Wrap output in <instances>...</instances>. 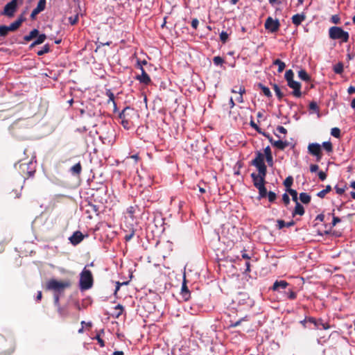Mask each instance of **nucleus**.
<instances>
[{"label":"nucleus","instance_id":"72a5a7b5","mask_svg":"<svg viewBox=\"0 0 355 355\" xmlns=\"http://www.w3.org/2000/svg\"><path fill=\"white\" fill-rule=\"evenodd\" d=\"M259 87L262 90V92L263 93V94L265 96H266L267 97H271L272 96V94L270 92V90L268 87L264 86L262 84H259Z\"/></svg>","mask_w":355,"mask_h":355},{"label":"nucleus","instance_id":"f257e3e1","mask_svg":"<svg viewBox=\"0 0 355 355\" xmlns=\"http://www.w3.org/2000/svg\"><path fill=\"white\" fill-rule=\"evenodd\" d=\"M94 284V278L92 272L85 268L80 274L79 286L81 291L91 288Z\"/></svg>","mask_w":355,"mask_h":355},{"label":"nucleus","instance_id":"58836bf2","mask_svg":"<svg viewBox=\"0 0 355 355\" xmlns=\"http://www.w3.org/2000/svg\"><path fill=\"white\" fill-rule=\"evenodd\" d=\"M293 182V178L292 176L287 177L284 181V185L288 189H291V185Z\"/></svg>","mask_w":355,"mask_h":355},{"label":"nucleus","instance_id":"20e7f679","mask_svg":"<svg viewBox=\"0 0 355 355\" xmlns=\"http://www.w3.org/2000/svg\"><path fill=\"white\" fill-rule=\"evenodd\" d=\"M133 112V109L130 107H126L119 115V118L121 119V124L125 130H130L132 126V123L130 120V116L131 115L130 113Z\"/></svg>","mask_w":355,"mask_h":355},{"label":"nucleus","instance_id":"c756f323","mask_svg":"<svg viewBox=\"0 0 355 355\" xmlns=\"http://www.w3.org/2000/svg\"><path fill=\"white\" fill-rule=\"evenodd\" d=\"M257 189L259 190V195L260 198L266 197L268 192L266 188L265 187V184L259 187Z\"/></svg>","mask_w":355,"mask_h":355},{"label":"nucleus","instance_id":"680f3d73","mask_svg":"<svg viewBox=\"0 0 355 355\" xmlns=\"http://www.w3.org/2000/svg\"><path fill=\"white\" fill-rule=\"evenodd\" d=\"M246 318L247 317L243 318L239 320L238 321H236V322L232 323L230 327H238L239 325L241 324L242 321L246 320Z\"/></svg>","mask_w":355,"mask_h":355},{"label":"nucleus","instance_id":"473e14b6","mask_svg":"<svg viewBox=\"0 0 355 355\" xmlns=\"http://www.w3.org/2000/svg\"><path fill=\"white\" fill-rule=\"evenodd\" d=\"M334 71L337 74H341L343 72V64L342 62H338L334 67Z\"/></svg>","mask_w":355,"mask_h":355},{"label":"nucleus","instance_id":"3c124183","mask_svg":"<svg viewBox=\"0 0 355 355\" xmlns=\"http://www.w3.org/2000/svg\"><path fill=\"white\" fill-rule=\"evenodd\" d=\"M182 294L184 297L187 295L189 294V289H188V288H187V286L186 285L185 282H183L182 286Z\"/></svg>","mask_w":355,"mask_h":355},{"label":"nucleus","instance_id":"2eb2a0df","mask_svg":"<svg viewBox=\"0 0 355 355\" xmlns=\"http://www.w3.org/2000/svg\"><path fill=\"white\" fill-rule=\"evenodd\" d=\"M84 239V235L80 231H76L69 238V241L73 245L79 244Z\"/></svg>","mask_w":355,"mask_h":355},{"label":"nucleus","instance_id":"412c9836","mask_svg":"<svg viewBox=\"0 0 355 355\" xmlns=\"http://www.w3.org/2000/svg\"><path fill=\"white\" fill-rule=\"evenodd\" d=\"M334 211H335V209H333L331 213H329L327 214L328 217L332 216V222L331 223V224H329L330 230L341 221V219L339 217L335 216Z\"/></svg>","mask_w":355,"mask_h":355},{"label":"nucleus","instance_id":"bb28decb","mask_svg":"<svg viewBox=\"0 0 355 355\" xmlns=\"http://www.w3.org/2000/svg\"><path fill=\"white\" fill-rule=\"evenodd\" d=\"M285 296L291 300H295L297 297V293L292 289L288 288V291L284 293Z\"/></svg>","mask_w":355,"mask_h":355},{"label":"nucleus","instance_id":"052dcab7","mask_svg":"<svg viewBox=\"0 0 355 355\" xmlns=\"http://www.w3.org/2000/svg\"><path fill=\"white\" fill-rule=\"evenodd\" d=\"M282 200L286 205H288L290 203V198L287 193L283 194Z\"/></svg>","mask_w":355,"mask_h":355},{"label":"nucleus","instance_id":"2f4dec72","mask_svg":"<svg viewBox=\"0 0 355 355\" xmlns=\"http://www.w3.org/2000/svg\"><path fill=\"white\" fill-rule=\"evenodd\" d=\"M10 31L8 26L1 25L0 26V36L6 37Z\"/></svg>","mask_w":355,"mask_h":355},{"label":"nucleus","instance_id":"6e6552de","mask_svg":"<svg viewBox=\"0 0 355 355\" xmlns=\"http://www.w3.org/2000/svg\"><path fill=\"white\" fill-rule=\"evenodd\" d=\"M17 0H12L5 6L3 11L1 14L8 17H13L15 12L17 10Z\"/></svg>","mask_w":355,"mask_h":355},{"label":"nucleus","instance_id":"7c9ffc66","mask_svg":"<svg viewBox=\"0 0 355 355\" xmlns=\"http://www.w3.org/2000/svg\"><path fill=\"white\" fill-rule=\"evenodd\" d=\"M293 76L294 73L291 69H289L286 71L285 73V79L286 80L287 83H289L292 81H293Z\"/></svg>","mask_w":355,"mask_h":355},{"label":"nucleus","instance_id":"f03ea898","mask_svg":"<svg viewBox=\"0 0 355 355\" xmlns=\"http://www.w3.org/2000/svg\"><path fill=\"white\" fill-rule=\"evenodd\" d=\"M71 286L70 280L58 281L55 279H51L46 283V288L47 290L53 291L58 293L63 292L66 288Z\"/></svg>","mask_w":355,"mask_h":355},{"label":"nucleus","instance_id":"9d476101","mask_svg":"<svg viewBox=\"0 0 355 355\" xmlns=\"http://www.w3.org/2000/svg\"><path fill=\"white\" fill-rule=\"evenodd\" d=\"M309 322L310 324H313L314 329H328L330 326L328 323L324 322L322 319L316 320L315 318L309 317Z\"/></svg>","mask_w":355,"mask_h":355},{"label":"nucleus","instance_id":"7ed1b4c3","mask_svg":"<svg viewBox=\"0 0 355 355\" xmlns=\"http://www.w3.org/2000/svg\"><path fill=\"white\" fill-rule=\"evenodd\" d=\"M329 36L332 40H341L342 42H347L349 35L341 27L332 26L329 29Z\"/></svg>","mask_w":355,"mask_h":355},{"label":"nucleus","instance_id":"423d86ee","mask_svg":"<svg viewBox=\"0 0 355 355\" xmlns=\"http://www.w3.org/2000/svg\"><path fill=\"white\" fill-rule=\"evenodd\" d=\"M264 26L270 33H276L279 29L280 23L278 19H273L271 17H268L265 21Z\"/></svg>","mask_w":355,"mask_h":355},{"label":"nucleus","instance_id":"c85d7f7f","mask_svg":"<svg viewBox=\"0 0 355 355\" xmlns=\"http://www.w3.org/2000/svg\"><path fill=\"white\" fill-rule=\"evenodd\" d=\"M21 125H19V121H15L10 126V130L13 135H17V130L20 128Z\"/></svg>","mask_w":355,"mask_h":355},{"label":"nucleus","instance_id":"9b49d317","mask_svg":"<svg viewBox=\"0 0 355 355\" xmlns=\"http://www.w3.org/2000/svg\"><path fill=\"white\" fill-rule=\"evenodd\" d=\"M141 73L140 75H137L135 77V79L138 80L140 83L144 84L146 85H148L151 83V79L148 73L146 72L143 67H141Z\"/></svg>","mask_w":355,"mask_h":355},{"label":"nucleus","instance_id":"4468645a","mask_svg":"<svg viewBox=\"0 0 355 355\" xmlns=\"http://www.w3.org/2000/svg\"><path fill=\"white\" fill-rule=\"evenodd\" d=\"M289 87L293 89L292 94L297 98H300L302 96L301 92V84L299 82L293 80L289 83H288Z\"/></svg>","mask_w":355,"mask_h":355},{"label":"nucleus","instance_id":"5fc2aeb1","mask_svg":"<svg viewBox=\"0 0 355 355\" xmlns=\"http://www.w3.org/2000/svg\"><path fill=\"white\" fill-rule=\"evenodd\" d=\"M277 227L279 230L282 229L283 227H286V223L284 220L279 219L277 220Z\"/></svg>","mask_w":355,"mask_h":355},{"label":"nucleus","instance_id":"aec40b11","mask_svg":"<svg viewBox=\"0 0 355 355\" xmlns=\"http://www.w3.org/2000/svg\"><path fill=\"white\" fill-rule=\"evenodd\" d=\"M304 212L303 206L299 202H295V207L292 213L293 217L296 215L302 216L304 214Z\"/></svg>","mask_w":355,"mask_h":355},{"label":"nucleus","instance_id":"ddd939ff","mask_svg":"<svg viewBox=\"0 0 355 355\" xmlns=\"http://www.w3.org/2000/svg\"><path fill=\"white\" fill-rule=\"evenodd\" d=\"M46 3V0H40L39 1L37 5V7L33 9V10L32 11V12L31 14V19H35L36 16L45 9Z\"/></svg>","mask_w":355,"mask_h":355},{"label":"nucleus","instance_id":"8fccbe9b","mask_svg":"<svg viewBox=\"0 0 355 355\" xmlns=\"http://www.w3.org/2000/svg\"><path fill=\"white\" fill-rule=\"evenodd\" d=\"M309 109L316 112H319V107L315 101H312L310 103Z\"/></svg>","mask_w":355,"mask_h":355},{"label":"nucleus","instance_id":"4d7b16f0","mask_svg":"<svg viewBox=\"0 0 355 355\" xmlns=\"http://www.w3.org/2000/svg\"><path fill=\"white\" fill-rule=\"evenodd\" d=\"M135 235V231H131L129 234H127L124 236L125 241H130Z\"/></svg>","mask_w":355,"mask_h":355},{"label":"nucleus","instance_id":"e2e57ef3","mask_svg":"<svg viewBox=\"0 0 355 355\" xmlns=\"http://www.w3.org/2000/svg\"><path fill=\"white\" fill-rule=\"evenodd\" d=\"M263 155L266 157L272 155L271 149H270V146H267L266 148H264V154Z\"/></svg>","mask_w":355,"mask_h":355},{"label":"nucleus","instance_id":"a211bd4d","mask_svg":"<svg viewBox=\"0 0 355 355\" xmlns=\"http://www.w3.org/2000/svg\"><path fill=\"white\" fill-rule=\"evenodd\" d=\"M25 21V18L23 16H20L16 21L11 23L10 26H8L9 30L10 31H15L17 30L21 25V24Z\"/></svg>","mask_w":355,"mask_h":355},{"label":"nucleus","instance_id":"338daca9","mask_svg":"<svg viewBox=\"0 0 355 355\" xmlns=\"http://www.w3.org/2000/svg\"><path fill=\"white\" fill-rule=\"evenodd\" d=\"M198 24H199V21H198V19L195 18V19H192V21H191V26L194 29H197V28L198 26Z\"/></svg>","mask_w":355,"mask_h":355},{"label":"nucleus","instance_id":"f8f14e48","mask_svg":"<svg viewBox=\"0 0 355 355\" xmlns=\"http://www.w3.org/2000/svg\"><path fill=\"white\" fill-rule=\"evenodd\" d=\"M263 135L267 137L270 141V142L272 144V146L277 148L279 150H284L288 145L289 143L287 141H282V140H277V141H273L272 138L270 137L268 135H267L265 133H263Z\"/></svg>","mask_w":355,"mask_h":355},{"label":"nucleus","instance_id":"4be33fe9","mask_svg":"<svg viewBox=\"0 0 355 355\" xmlns=\"http://www.w3.org/2000/svg\"><path fill=\"white\" fill-rule=\"evenodd\" d=\"M39 35V31L37 29H33L32 30L28 35H25L24 37V40L26 41V42H30L31 40H32L33 38L36 37L37 36H38Z\"/></svg>","mask_w":355,"mask_h":355},{"label":"nucleus","instance_id":"de8ad7c7","mask_svg":"<svg viewBox=\"0 0 355 355\" xmlns=\"http://www.w3.org/2000/svg\"><path fill=\"white\" fill-rule=\"evenodd\" d=\"M78 19H79V17H78V15L77 14L74 16L69 17L68 19H69V23L71 25H75L78 21Z\"/></svg>","mask_w":355,"mask_h":355},{"label":"nucleus","instance_id":"c9c22d12","mask_svg":"<svg viewBox=\"0 0 355 355\" xmlns=\"http://www.w3.org/2000/svg\"><path fill=\"white\" fill-rule=\"evenodd\" d=\"M273 89H274L277 98H279V100H282V98L284 96V94L281 92V89L279 87V86L275 84L273 85Z\"/></svg>","mask_w":355,"mask_h":355},{"label":"nucleus","instance_id":"a878e982","mask_svg":"<svg viewBox=\"0 0 355 355\" xmlns=\"http://www.w3.org/2000/svg\"><path fill=\"white\" fill-rule=\"evenodd\" d=\"M273 64L278 66L277 71L279 73L282 72L284 70L285 67H286L285 63L284 62H282V60H280L279 59L275 60L273 61Z\"/></svg>","mask_w":355,"mask_h":355},{"label":"nucleus","instance_id":"bf43d9fd","mask_svg":"<svg viewBox=\"0 0 355 355\" xmlns=\"http://www.w3.org/2000/svg\"><path fill=\"white\" fill-rule=\"evenodd\" d=\"M128 284V282H123V283H120L119 282H117L116 283V288H115V291H114V295H116V293H117V292L119 291L120 287H121V285H123V284H124V285H126V284Z\"/></svg>","mask_w":355,"mask_h":355},{"label":"nucleus","instance_id":"0eeeda50","mask_svg":"<svg viewBox=\"0 0 355 355\" xmlns=\"http://www.w3.org/2000/svg\"><path fill=\"white\" fill-rule=\"evenodd\" d=\"M309 153L316 157V161L320 162L322 157L321 146L317 143L309 144L308 146Z\"/></svg>","mask_w":355,"mask_h":355},{"label":"nucleus","instance_id":"a19ab883","mask_svg":"<svg viewBox=\"0 0 355 355\" xmlns=\"http://www.w3.org/2000/svg\"><path fill=\"white\" fill-rule=\"evenodd\" d=\"M101 334H104V330H103V329H101V330L100 334H98L95 336L94 339H96V340L98 341V344L100 345V346H101V347H103L105 346V342H104V340L101 338Z\"/></svg>","mask_w":355,"mask_h":355},{"label":"nucleus","instance_id":"f704fd0d","mask_svg":"<svg viewBox=\"0 0 355 355\" xmlns=\"http://www.w3.org/2000/svg\"><path fill=\"white\" fill-rule=\"evenodd\" d=\"M322 146L327 153H331L333 151L332 144L330 141H324L322 143Z\"/></svg>","mask_w":355,"mask_h":355},{"label":"nucleus","instance_id":"13d9d810","mask_svg":"<svg viewBox=\"0 0 355 355\" xmlns=\"http://www.w3.org/2000/svg\"><path fill=\"white\" fill-rule=\"evenodd\" d=\"M252 128H253L254 130H256L259 133H262L260 128L254 123L253 120L250 121V123Z\"/></svg>","mask_w":355,"mask_h":355},{"label":"nucleus","instance_id":"49530a36","mask_svg":"<svg viewBox=\"0 0 355 355\" xmlns=\"http://www.w3.org/2000/svg\"><path fill=\"white\" fill-rule=\"evenodd\" d=\"M114 309L116 311V318H119L123 313V307L122 305L118 304L114 307Z\"/></svg>","mask_w":355,"mask_h":355},{"label":"nucleus","instance_id":"ea45409f","mask_svg":"<svg viewBox=\"0 0 355 355\" xmlns=\"http://www.w3.org/2000/svg\"><path fill=\"white\" fill-rule=\"evenodd\" d=\"M289 193L290 195L292 196V199L295 202H298V198H297V192L293 189H288L286 190Z\"/></svg>","mask_w":355,"mask_h":355},{"label":"nucleus","instance_id":"1a4fd4ad","mask_svg":"<svg viewBox=\"0 0 355 355\" xmlns=\"http://www.w3.org/2000/svg\"><path fill=\"white\" fill-rule=\"evenodd\" d=\"M267 171H265L264 173H259L258 174H256L255 173H252L251 174V178L253 181L254 186L256 188H258L259 187H261L263 184H265V178L266 176Z\"/></svg>","mask_w":355,"mask_h":355},{"label":"nucleus","instance_id":"393cba45","mask_svg":"<svg viewBox=\"0 0 355 355\" xmlns=\"http://www.w3.org/2000/svg\"><path fill=\"white\" fill-rule=\"evenodd\" d=\"M71 171L74 175H80L82 171V166L80 162L76 164L71 168Z\"/></svg>","mask_w":355,"mask_h":355},{"label":"nucleus","instance_id":"6ab92c4d","mask_svg":"<svg viewBox=\"0 0 355 355\" xmlns=\"http://www.w3.org/2000/svg\"><path fill=\"white\" fill-rule=\"evenodd\" d=\"M305 19L306 15L304 13L294 15L291 18L292 23L296 26L300 25Z\"/></svg>","mask_w":355,"mask_h":355},{"label":"nucleus","instance_id":"5701e85b","mask_svg":"<svg viewBox=\"0 0 355 355\" xmlns=\"http://www.w3.org/2000/svg\"><path fill=\"white\" fill-rule=\"evenodd\" d=\"M298 77L306 82L311 81V76L307 73V72L304 69H301L298 71Z\"/></svg>","mask_w":355,"mask_h":355},{"label":"nucleus","instance_id":"603ef678","mask_svg":"<svg viewBox=\"0 0 355 355\" xmlns=\"http://www.w3.org/2000/svg\"><path fill=\"white\" fill-rule=\"evenodd\" d=\"M267 196L268 197V200L270 202H274L275 200V199H276V194L273 191H269L268 193Z\"/></svg>","mask_w":355,"mask_h":355},{"label":"nucleus","instance_id":"37998d69","mask_svg":"<svg viewBox=\"0 0 355 355\" xmlns=\"http://www.w3.org/2000/svg\"><path fill=\"white\" fill-rule=\"evenodd\" d=\"M49 51H50V46H49V44H45L42 47V49L37 53V54L40 56V55H44L45 53H49Z\"/></svg>","mask_w":355,"mask_h":355},{"label":"nucleus","instance_id":"774afa93","mask_svg":"<svg viewBox=\"0 0 355 355\" xmlns=\"http://www.w3.org/2000/svg\"><path fill=\"white\" fill-rule=\"evenodd\" d=\"M277 130L279 132L284 134V135H286L287 133V130L285 128H284L283 126H281V125H279V126L277 127Z\"/></svg>","mask_w":355,"mask_h":355},{"label":"nucleus","instance_id":"6e6d98bb","mask_svg":"<svg viewBox=\"0 0 355 355\" xmlns=\"http://www.w3.org/2000/svg\"><path fill=\"white\" fill-rule=\"evenodd\" d=\"M146 64H147L146 60H144L141 61L140 60L138 59L137 61L136 67L141 70V67H143V65H146Z\"/></svg>","mask_w":355,"mask_h":355},{"label":"nucleus","instance_id":"864d4df0","mask_svg":"<svg viewBox=\"0 0 355 355\" xmlns=\"http://www.w3.org/2000/svg\"><path fill=\"white\" fill-rule=\"evenodd\" d=\"M331 21L332 23H334L335 24H340V19L338 15H334L331 16Z\"/></svg>","mask_w":355,"mask_h":355},{"label":"nucleus","instance_id":"b1692460","mask_svg":"<svg viewBox=\"0 0 355 355\" xmlns=\"http://www.w3.org/2000/svg\"><path fill=\"white\" fill-rule=\"evenodd\" d=\"M311 196L307 193H300V200L304 204H309L311 202Z\"/></svg>","mask_w":355,"mask_h":355},{"label":"nucleus","instance_id":"e433bc0d","mask_svg":"<svg viewBox=\"0 0 355 355\" xmlns=\"http://www.w3.org/2000/svg\"><path fill=\"white\" fill-rule=\"evenodd\" d=\"M106 94H107V96L109 98L108 103L110 102V101L112 102L113 104H114V110H116V103L114 101V94L111 92L110 89H108L106 92Z\"/></svg>","mask_w":355,"mask_h":355},{"label":"nucleus","instance_id":"0e129e2a","mask_svg":"<svg viewBox=\"0 0 355 355\" xmlns=\"http://www.w3.org/2000/svg\"><path fill=\"white\" fill-rule=\"evenodd\" d=\"M53 302H54V304L56 306H60V297H59V295L58 294H55L54 295Z\"/></svg>","mask_w":355,"mask_h":355},{"label":"nucleus","instance_id":"39448f33","mask_svg":"<svg viewBox=\"0 0 355 355\" xmlns=\"http://www.w3.org/2000/svg\"><path fill=\"white\" fill-rule=\"evenodd\" d=\"M251 164L257 168L259 173H264L265 171H267V167L264 163V155L259 151L256 153V157L252 160Z\"/></svg>","mask_w":355,"mask_h":355},{"label":"nucleus","instance_id":"79ce46f5","mask_svg":"<svg viewBox=\"0 0 355 355\" xmlns=\"http://www.w3.org/2000/svg\"><path fill=\"white\" fill-rule=\"evenodd\" d=\"M138 209V206H130L127 209V213L130 217L134 218V214L136 213V210Z\"/></svg>","mask_w":355,"mask_h":355},{"label":"nucleus","instance_id":"4c0bfd02","mask_svg":"<svg viewBox=\"0 0 355 355\" xmlns=\"http://www.w3.org/2000/svg\"><path fill=\"white\" fill-rule=\"evenodd\" d=\"M36 40L34 41L35 44H37V45L42 44L45 40L46 39V35L45 34H40L38 35V36L36 37Z\"/></svg>","mask_w":355,"mask_h":355},{"label":"nucleus","instance_id":"cd10ccee","mask_svg":"<svg viewBox=\"0 0 355 355\" xmlns=\"http://www.w3.org/2000/svg\"><path fill=\"white\" fill-rule=\"evenodd\" d=\"M331 191V187L330 185L326 186V188L317 193V196L320 198H324V196Z\"/></svg>","mask_w":355,"mask_h":355},{"label":"nucleus","instance_id":"dca6fc26","mask_svg":"<svg viewBox=\"0 0 355 355\" xmlns=\"http://www.w3.org/2000/svg\"><path fill=\"white\" fill-rule=\"evenodd\" d=\"M289 284L285 280L275 281L272 285V290L274 291H279L281 289H286Z\"/></svg>","mask_w":355,"mask_h":355},{"label":"nucleus","instance_id":"c03bdc74","mask_svg":"<svg viewBox=\"0 0 355 355\" xmlns=\"http://www.w3.org/2000/svg\"><path fill=\"white\" fill-rule=\"evenodd\" d=\"M331 135L336 138H340L341 136L340 130L338 128H333L331 130Z\"/></svg>","mask_w":355,"mask_h":355},{"label":"nucleus","instance_id":"f3484780","mask_svg":"<svg viewBox=\"0 0 355 355\" xmlns=\"http://www.w3.org/2000/svg\"><path fill=\"white\" fill-rule=\"evenodd\" d=\"M87 209L86 213L89 214V218H92V215H98V207L96 205H94L91 202H88V204L86 205Z\"/></svg>","mask_w":355,"mask_h":355},{"label":"nucleus","instance_id":"a18cd8bd","mask_svg":"<svg viewBox=\"0 0 355 355\" xmlns=\"http://www.w3.org/2000/svg\"><path fill=\"white\" fill-rule=\"evenodd\" d=\"M228 37L229 35L227 33V32L222 31L220 34V40L222 42V43H226L228 40Z\"/></svg>","mask_w":355,"mask_h":355},{"label":"nucleus","instance_id":"69168bd1","mask_svg":"<svg viewBox=\"0 0 355 355\" xmlns=\"http://www.w3.org/2000/svg\"><path fill=\"white\" fill-rule=\"evenodd\" d=\"M336 191L338 194L342 195L345 191V187H338V186L335 187Z\"/></svg>","mask_w":355,"mask_h":355},{"label":"nucleus","instance_id":"09e8293b","mask_svg":"<svg viewBox=\"0 0 355 355\" xmlns=\"http://www.w3.org/2000/svg\"><path fill=\"white\" fill-rule=\"evenodd\" d=\"M213 62L216 65H221L224 62L223 58L220 56H216L213 59Z\"/></svg>","mask_w":355,"mask_h":355}]
</instances>
